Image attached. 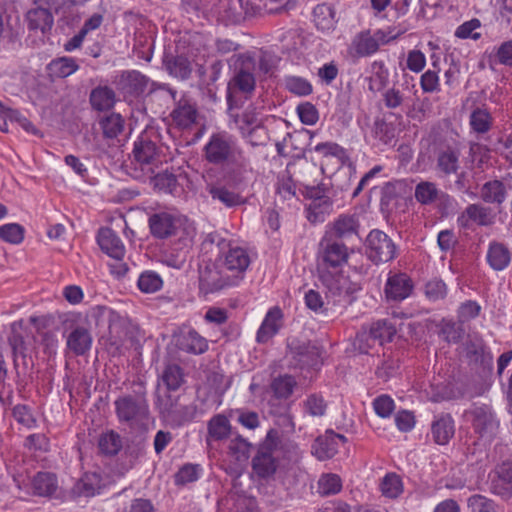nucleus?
Returning <instances> with one entry per match:
<instances>
[{"instance_id":"aec40b11","label":"nucleus","mask_w":512,"mask_h":512,"mask_svg":"<svg viewBox=\"0 0 512 512\" xmlns=\"http://www.w3.org/2000/svg\"><path fill=\"white\" fill-rule=\"evenodd\" d=\"M177 344L181 350L193 354H201L208 348L205 338L192 330L180 335L177 339Z\"/></svg>"},{"instance_id":"4d7b16f0","label":"nucleus","mask_w":512,"mask_h":512,"mask_svg":"<svg viewBox=\"0 0 512 512\" xmlns=\"http://www.w3.org/2000/svg\"><path fill=\"white\" fill-rule=\"evenodd\" d=\"M458 156L452 152L447 151L439 155L438 166L445 173H454L457 169Z\"/></svg>"},{"instance_id":"58836bf2","label":"nucleus","mask_w":512,"mask_h":512,"mask_svg":"<svg viewBox=\"0 0 512 512\" xmlns=\"http://www.w3.org/2000/svg\"><path fill=\"white\" fill-rule=\"evenodd\" d=\"M296 385L293 377L284 375L275 378L271 384V388L278 398H288Z\"/></svg>"},{"instance_id":"bf43d9fd","label":"nucleus","mask_w":512,"mask_h":512,"mask_svg":"<svg viewBox=\"0 0 512 512\" xmlns=\"http://www.w3.org/2000/svg\"><path fill=\"white\" fill-rule=\"evenodd\" d=\"M154 186L164 192H173L176 187V177L170 173H159L153 177Z\"/></svg>"},{"instance_id":"69168bd1","label":"nucleus","mask_w":512,"mask_h":512,"mask_svg":"<svg viewBox=\"0 0 512 512\" xmlns=\"http://www.w3.org/2000/svg\"><path fill=\"white\" fill-rule=\"evenodd\" d=\"M25 446L34 451H46L49 447V441L43 434H32L27 437Z\"/></svg>"},{"instance_id":"72a5a7b5","label":"nucleus","mask_w":512,"mask_h":512,"mask_svg":"<svg viewBox=\"0 0 512 512\" xmlns=\"http://www.w3.org/2000/svg\"><path fill=\"white\" fill-rule=\"evenodd\" d=\"M90 101L97 110L110 109L115 102L114 92L107 87H98L91 93Z\"/></svg>"},{"instance_id":"4be33fe9","label":"nucleus","mask_w":512,"mask_h":512,"mask_svg":"<svg viewBox=\"0 0 512 512\" xmlns=\"http://www.w3.org/2000/svg\"><path fill=\"white\" fill-rule=\"evenodd\" d=\"M313 21L319 30L330 31L334 29L336 14L333 7L327 4L317 5L313 10Z\"/></svg>"},{"instance_id":"774afa93","label":"nucleus","mask_w":512,"mask_h":512,"mask_svg":"<svg viewBox=\"0 0 512 512\" xmlns=\"http://www.w3.org/2000/svg\"><path fill=\"white\" fill-rule=\"evenodd\" d=\"M124 512H155V509L149 500L139 498L131 501Z\"/></svg>"},{"instance_id":"393cba45","label":"nucleus","mask_w":512,"mask_h":512,"mask_svg":"<svg viewBox=\"0 0 512 512\" xmlns=\"http://www.w3.org/2000/svg\"><path fill=\"white\" fill-rule=\"evenodd\" d=\"M389 82V70L382 62H374L371 65L369 77V89L373 92H380L385 89Z\"/></svg>"},{"instance_id":"603ef678","label":"nucleus","mask_w":512,"mask_h":512,"mask_svg":"<svg viewBox=\"0 0 512 512\" xmlns=\"http://www.w3.org/2000/svg\"><path fill=\"white\" fill-rule=\"evenodd\" d=\"M480 27V21L477 19H472L461 24L455 31V36L460 39H478L480 34L477 32V29Z\"/></svg>"},{"instance_id":"6e6d98bb","label":"nucleus","mask_w":512,"mask_h":512,"mask_svg":"<svg viewBox=\"0 0 512 512\" xmlns=\"http://www.w3.org/2000/svg\"><path fill=\"white\" fill-rule=\"evenodd\" d=\"M199 472V466L192 464L185 465L176 474L175 481L177 484H186L193 482L198 479Z\"/></svg>"},{"instance_id":"9d476101","label":"nucleus","mask_w":512,"mask_h":512,"mask_svg":"<svg viewBox=\"0 0 512 512\" xmlns=\"http://www.w3.org/2000/svg\"><path fill=\"white\" fill-rule=\"evenodd\" d=\"M346 439L343 435L334 432L326 433L324 436L315 440L312 446L313 454L319 460H325L333 457Z\"/></svg>"},{"instance_id":"e433bc0d","label":"nucleus","mask_w":512,"mask_h":512,"mask_svg":"<svg viewBox=\"0 0 512 512\" xmlns=\"http://www.w3.org/2000/svg\"><path fill=\"white\" fill-rule=\"evenodd\" d=\"M209 436L216 440H221L228 436L230 432V424L228 419L223 415L213 417L208 425Z\"/></svg>"},{"instance_id":"39448f33","label":"nucleus","mask_w":512,"mask_h":512,"mask_svg":"<svg viewBox=\"0 0 512 512\" xmlns=\"http://www.w3.org/2000/svg\"><path fill=\"white\" fill-rule=\"evenodd\" d=\"M205 157L214 164L236 163L242 159V153L231 136L217 133L205 145Z\"/></svg>"},{"instance_id":"ea45409f","label":"nucleus","mask_w":512,"mask_h":512,"mask_svg":"<svg viewBox=\"0 0 512 512\" xmlns=\"http://www.w3.org/2000/svg\"><path fill=\"white\" fill-rule=\"evenodd\" d=\"M123 118L120 114L112 113L101 121L103 133L108 138L116 137L123 129Z\"/></svg>"},{"instance_id":"a18cd8bd","label":"nucleus","mask_w":512,"mask_h":512,"mask_svg":"<svg viewBox=\"0 0 512 512\" xmlns=\"http://www.w3.org/2000/svg\"><path fill=\"white\" fill-rule=\"evenodd\" d=\"M12 335L9 337L13 354L15 357L25 356V345L22 336V323H13L11 326Z\"/></svg>"},{"instance_id":"1a4fd4ad","label":"nucleus","mask_w":512,"mask_h":512,"mask_svg":"<svg viewBox=\"0 0 512 512\" xmlns=\"http://www.w3.org/2000/svg\"><path fill=\"white\" fill-rule=\"evenodd\" d=\"M458 222L462 227H470L472 224L489 226L495 222V214L488 207L470 204L459 216Z\"/></svg>"},{"instance_id":"f257e3e1","label":"nucleus","mask_w":512,"mask_h":512,"mask_svg":"<svg viewBox=\"0 0 512 512\" xmlns=\"http://www.w3.org/2000/svg\"><path fill=\"white\" fill-rule=\"evenodd\" d=\"M348 257V248L344 244L333 242L326 245L318 260L319 280L332 295L340 296L355 290L343 273Z\"/></svg>"},{"instance_id":"5fc2aeb1","label":"nucleus","mask_w":512,"mask_h":512,"mask_svg":"<svg viewBox=\"0 0 512 512\" xmlns=\"http://www.w3.org/2000/svg\"><path fill=\"white\" fill-rule=\"evenodd\" d=\"M481 307L476 301H466L458 309V318L461 322H466L476 318L480 313Z\"/></svg>"},{"instance_id":"b1692460","label":"nucleus","mask_w":512,"mask_h":512,"mask_svg":"<svg viewBox=\"0 0 512 512\" xmlns=\"http://www.w3.org/2000/svg\"><path fill=\"white\" fill-rule=\"evenodd\" d=\"M379 48L378 40L369 33L357 35L351 44V52L357 56H368L375 53Z\"/></svg>"},{"instance_id":"a211bd4d","label":"nucleus","mask_w":512,"mask_h":512,"mask_svg":"<svg viewBox=\"0 0 512 512\" xmlns=\"http://www.w3.org/2000/svg\"><path fill=\"white\" fill-rule=\"evenodd\" d=\"M282 317V311L278 307L270 309L258 329L257 341L265 343L276 335L282 326Z\"/></svg>"},{"instance_id":"f3484780","label":"nucleus","mask_w":512,"mask_h":512,"mask_svg":"<svg viewBox=\"0 0 512 512\" xmlns=\"http://www.w3.org/2000/svg\"><path fill=\"white\" fill-rule=\"evenodd\" d=\"M411 291L412 283L407 275L395 274L387 279L385 295L388 300H404L411 294Z\"/></svg>"},{"instance_id":"052dcab7","label":"nucleus","mask_w":512,"mask_h":512,"mask_svg":"<svg viewBox=\"0 0 512 512\" xmlns=\"http://www.w3.org/2000/svg\"><path fill=\"white\" fill-rule=\"evenodd\" d=\"M420 85L424 92L432 93L439 91V76L436 72L428 70L426 71L420 79Z\"/></svg>"},{"instance_id":"79ce46f5","label":"nucleus","mask_w":512,"mask_h":512,"mask_svg":"<svg viewBox=\"0 0 512 512\" xmlns=\"http://www.w3.org/2000/svg\"><path fill=\"white\" fill-rule=\"evenodd\" d=\"M210 194L213 199L219 200L228 207L242 203V198L239 194L230 191L225 187H213L210 189Z\"/></svg>"},{"instance_id":"bb28decb","label":"nucleus","mask_w":512,"mask_h":512,"mask_svg":"<svg viewBox=\"0 0 512 512\" xmlns=\"http://www.w3.org/2000/svg\"><path fill=\"white\" fill-rule=\"evenodd\" d=\"M481 198L487 203H503L506 199L503 183L498 180L485 183L481 188Z\"/></svg>"},{"instance_id":"864d4df0","label":"nucleus","mask_w":512,"mask_h":512,"mask_svg":"<svg viewBox=\"0 0 512 512\" xmlns=\"http://www.w3.org/2000/svg\"><path fill=\"white\" fill-rule=\"evenodd\" d=\"M115 404L118 416L122 420L128 421L132 419L137 412V406L135 402L130 398L119 399Z\"/></svg>"},{"instance_id":"6ab92c4d","label":"nucleus","mask_w":512,"mask_h":512,"mask_svg":"<svg viewBox=\"0 0 512 512\" xmlns=\"http://www.w3.org/2000/svg\"><path fill=\"white\" fill-rule=\"evenodd\" d=\"M173 122L182 129L191 127L197 118L195 105L188 99H181L171 113Z\"/></svg>"},{"instance_id":"a19ab883","label":"nucleus","mask_w":512,"mask_h":512,"mask_svg":"<svg viewBox=\"0 0 512 512\" xmlns=\"http://www.w3.org/2000/svg\"><path fill=\"white\" fill-rule=\"evenodd\" d=\"M341 488V479L336 474H324L318 481V492L322 495L336 494Z\"/></svg>"},{"instance_id":"3c124183","label":"nucleus","mask_w":512,"mask_h":512,"mask_svg":"<svg viewBox=\"0 0 512 512\" xmlns=\"http://www.w3.org/2000/svg\"><path fill=\"white\" fill-rule=\"evenodd\" d=\"M394 406V400L387 395H381L373 401L375 413L382 418L389 417L394 410Z\"/></svg>"},{"instance_id":"9b49d317","label":"nucleus","mask_w":512,"mask_h":512,"mask_svg":"<svg viewBox=\"0 0 512 512\" xmlns=\"http://www.w3.org/2000/svg\"><path fill=\"white\" fill-rule=\"evenodd\" d=\"M14 480L19 489L39 496H48L52 494L57 487L56 478L50 473H38L29 484H25L24 481L20 482L17 478Z\"/></svg>"},{"instance_id":"4c0bfd02","label":"nucleus","mask_w":512,"mask_h":512,"mask_svg":"<svg viewBox=\"0 0 512 512\" xmlns=\"http://www.w3.org/2000/svg\"><path fill=\"white\" fill-rule=\"evenodd\" d=\"M492 123L490 113L484 109H476L471 113L470 125L472 129L477 133H486Z\"/></svg>"},{"instance_id":"a878e982","label":"nucleus","mask_w":512,"mask_h":512,"mask_svg":"<svg viewBox=\"0 0 512 512\" xmlns=\"http://www.w3.org/2000/svg\"><path fill=\"white\" fill-rule=\"evenodd\" d=\"M487 260L495 270L505 269L510 262V254L502 244H491L487 253Z\"/></svg>"},{"instance_id":"c9c22d12","label":"nucleus","mask_w":512,"mask_h":512,"mask_svg":"<svg viewBox=\"0 0 512 512\" xmlns=\"http://www.w3.org/2000/svg\"><path fill=\"white\" fill-rule=\"evenodd\" d=\"M25 229L17 223L0 226V238L10 244H20L24 239Z\"/></svg>"},{"instance_id":"20e7f679","label":"nucleus","mask_w":512,"mask_h":512,"mask_svg":"<svg viewBox=\"0 0 512 512\" xmlns=\"http://www.w3.org/2000/svg\"><path fill=\"white\" fill-rule=\"evenodd\" d=\"M463 419L462 429L473 430V434L470 435L473 444L476 443L474 437L480 441H490L496 434L499 425L492 411L486 406H475L467 410Z\"/></svg>"},{"instance_id":"8fccbe9b","label":"nucleus","mask_w":512,"mask_h":512,"mask_svg":"<svg viewBox=\"0 0 512 512\" xmlns=\"http://www.w3.org/2000/svg\"><path fill=\"white\" fill-rule=\"evenodd\" d=\"M287 89L299 96H306L312 92L311 84L300 77H289L286 80Z\"/></svg>"},{"instance_id":"c85d7f7f","label":"nucleus","mask_w":512,"mask_h":512,"mask_svg":"<svg viewBox=\"0 0 512 512\" xmlns=\"http://www.w3.org/2000/svg\"><path fill=\"white\" fill-rule=\"evenodd\" d=\"M253 471L262 478H267L276 471V463L268 452L259 451L253 459Z\"/></svg>"},{"instance_id":"4468645a","label":"nucleus","mask_w":512,"mask_h":512,"mask_svg":"<svg viewBox=\"0 0 512 512\" xmlns=\"http://www.w3.org/2000/svg\"><path fill=\"white\" fill-rule=\"evenodd\" d=\"M90 331L83 326L74 327L66 336V346L75 355H84L92 346Z\"/></svg>"},{"instance_id":"e2e57ef3","label":"nucleus","mask_w":512,"mask_h":512,"mask_svg":"<svg viewBox=\"0 0 512 512\" xmlns=\"http://www.w3.org/2000/svg\"><path fill=\"white\" fill-rule=\"evenodd\" d=\"M446 293V284L442 280H431L426 285V295L431 300L442 299Z\"/></svg>"},{"instance_id":"ddd939ff","label":"nucleus","mask_w":512,"mask_h":512,"mask_svg":"<svg viewBox=\"0 0 512 512\" xmlns=\"http://www.w3.org/2000/svg\"><path fill=\"white\" fill-rule=\"evenodd\" d=\"M97 242L101 250L109 257L121 261L125 255V246L121 239L109 228H102L98 232Z\"/></svg>"},{"instance_id":"2f4dec72","label":"nucleus","mask_w":512,"mask_h":512,"mask_svg":"<svg viewBox=\"0 0 512 512\" xmlns=\"http://www.w3.org/2000/svg\"><path fill=\"white\" fill-rule=\"evenodd\" d=\"M403 482L395 473H389L383 477L380 483V490L386 498H397L403 492Z\"/></svg>"},{"instance_id":"f704fd0d","label":"nucleus","mask_w":512,"mask_h":512,"mask_svg":"<svg viewBox=\"0 0 512 512\" xmlns=\"http://www.w3.org/2000/svg\"><path fill=\"white\" fill-rule=\"evenodd\" d=\"M358 222L354 216L341 215L330 226L332 233L337 237H345L356 233Z\"/></svg>"},{"instance_id":"c756f323","label":"nucleus","mask_w":512,"mask_h":512,"mask_svg":"<svg viewBox=\"0 0 512 512\" xmlns=\"http://www.w3.org/2000/svg\"><path fill=\"white\" fill-rule=\"evenodd\" d=\"M332 211V203L328 198L313 200L307 208V218L313 223L323 222Z\"/></svg>"},{"instance_id":"37998d69","label":"nucleus","mask_w":512,"mask_h":512,"mask_svg":"<svg viewBox=\"0 0 512 512\" xmlns=\"http://www.w3.org/2000/svg\"><path fill=\"white\" fill-rule=\"evenodd\" d=\"M167 68L171 75L180 79H186L192 71L191 63L183 56L168 62Z\"/></svg>"},{"instance_id":"13d9d810","label":"nucleus","mask_w":512,"mask_h":512,"mask_svg":"<svg viewBox=\"0 0 512 512\" xmlns=\"http://www.w3.org/2000/svg\"><path fill=\"white\" fill-rule=\"evenodd\" d=\"M13 416L23 426L32 428L35 426L36 419L31 413L30 409L24 405H17L13 409Z\"/></svg>"},{"instance_id":"09e8293b","label":"nucleus","mask_w":512,"mask_h":512,"mask_svg":"<svg viewBox=\"0 0 512 512\" xmlns=\"http://www.w3.org/2000/svg\"><path fill=\"white\" fill-rule=\"evenodd\" d=\"M297 113L300 121L305 125H314L319 119L316 107L308 102L298 105Z\"/></svg>"},{"instance_id":"0e129e2a","label":"nucleus","mask_w":512,"mask_h":512,"mask_svg":"<svg viewBox=\"0 0 512 512\" xmlns=\"http://www.w3.org/2000/svg\"><path fill=\"white\" fill-rule=\"evenodd\" d=\"M395 424L402 432L411 431L415 426L414 415L409 411H400L395 416Z\"/></svg>"},{"instance_id":"7c9ffc66","label":"nucleus","mask_w":512,"mask_h":512,"mask_svg":"<svg viewBox=\"0 0 512 512\" xmlns=\"http://www.w3.org/2000/svg\"><path fill=\"white\" fill-rule=\"evenodd\" d=\"M48 69L51 75L65 78L76 72L78 70V65L73 58L61 57L53 60L48 65Z\"/></svg>"},{"instance_id":"338daca9","label":"nucleus","mask_w":512,"mask_h":512,"mask_svg":"<svg viewBox=\"0 0 512 512\" xmlns=\"http://www.w3.org/2000/svg\"><path fill=\"white\" fill-rule=\"evenodd\" d=\"M468 505L474 512H492L493 509L492 502L481 495L470 497Z\"/></svg>"},{"instance_id":"473e14b6","label":"nucleus","mask_w":512,"mask_h":512,"mask_svg":"<svg viewBox=\"0 0 512 512\" xmlns=\"http://www.w3.org/2000/svg\"><path fill=\"white\" fill-rule=\"evenodd\" d=\"M439 195L440 190L432 182L422 181L415 187V199L423 205H428L435 202Z\"/></svg>"},{"instance_id":"c03bdc74","label":"nucleus","mask_w":512,"mask_h":512,"mask_svg":"<svg viewBox=\"0 0 512 512\" xmlns=\"http://www.w3.org/2000/svg\"><path fill=\"white\" fill-rule=\"evenodd\" d=\"M99 448L105 454H116L121 448V440L118 434L110 431L101 435Z\"/></svg>"},{"instance_id":"6e6552de","label":"nucleus","mask_w":512,"mask_h":512,"mask_svg":"<svg viewBox=\"0 0 512 512\" xmlns=\"http://www.w3.org/2000/svg\"><path fill=\"white\" fill-rule=\"evenodd\" d=\"M393 326L386 321H377L373 323L370 329L359 332L355 339V347L361 353H367L376 342L382 345L384 342L390 341L395 334Z\"/></svg>"},{"instance_id":"7ed1b4c3","label":"nucleus","mask_w":512,"mask_h":512,"mask_svg":"<svg viewBox=\"0 0 512 512\" xmlns=\"http://www.w3.org/2000/svg\"><path fill=\"white\" fill-rule=\"evenodd\" d=\"M149 224L154 236L165 238L176 235L185 244L191 242L196 234L194 223L184 216L156 214L150 218Z\"/></svg>"},{"instance_id":"2eb2a0df","label":"nucleus","mask_w":512,"mask_h":512,"mask_svg":"<svg viewBox=\"0 0 512 512\" xmlns=\"http://www.w3.org/2000/svg\"><path fill=\"white\" fill-rule=\"evenodd\" d=\"M255 88V78L252 73L241 70L229 82L227 100L230 104L236 101L239 94L248 95Z\"/></svg>"},{"instance_id":"dca6fc26","label":"nucleus","mask_w":512,"mask_h":512,"mask_svg":"<svg viewBox=\"0 0 512 512\" xmlns=\"http://www.w3.org/2000/svg\"><path fill=\"white\" fill-rule=\"evenodd\" d=\"M455 434L453 418L448 414L436 416L431 423V436L438 445H446Z\"/></svg>"},{"instance_id":"de8ad7c7","label":"nucleus","mask_w":512,"mask_h":512,"mask_svg":"<svg viewBox=\"0 0 512 512\" xmlns=\"http://www.w3.org/2000/svg\"><path fill=\"white\" fill-rule=\"evenodd\" d=\"M162 379L170 390H176L182 383V373L177 365H169L164 370Z\"/></svg>"},{"instance_id":"5701e85b","label":"nucleus","mask_w":512,"mask_h":512,"mask_svg":"<svg viewBox=\"0 0 512 512\" xmlns=\"http://www.w3.org/2000/svg\"><path fill=\"white\" fill-rule=\"evenodd\" d=\"M26 17L30 29L45 32L46 30H49L53 24V16L46 8H33L28 11Z\"/></svg>"},{"instance_id":"412c9836","label":"nucleus","mask_w":512,"mask_h":512,"mask_svg":"<svg viewBox=\"0 0 512 512\" xmlns=\"http://www.w3.org/2000/svg\"><path fill=\"white\" fill-rule=\"evenodd\" d=\"M101 479L97 473H86L74 486L77 496L92 497L100 493Z\"/></svg>"},{"instance_id":"49530a36","label":"nucleus","mask_w":512,"mask_h":512,"mask_svg":"<svg viewBox=\"0 0 512 512\" xmlns=\"http://www.w3.org/2000/svg\"><path fill=\"white\" fill-rule=\"evenodd\" d=\"M425 66L426 56L422 51L418 49H412L408 52L406 57V67L410 71L419 73L425 68Z\"/></svg>"},{"instance_id":"f03ea898","label":"nucleus","mask_w":512,"mask_h":512,"mask_svg":"<svg viewBox=\"0 0 512 512\" xmlns=\"http://www.w3.org/2000/svg\"><path fill=\"white\" fill-rule=\"evenodd\" d=\"M250 262V256L243 247L223 241L216 265L222 277L226 278L224 285H234L235 280L241 279Z\"/></svg>"},{"instance_id":"423d86ee","label":"nucleus","mask_w":512,"mask_h":512,"mask_svg":"<svg viewBox=\"0 0 512 512\" xmlns=\"http://www.w3.org/2000/svg\"><path fill=\"white\" fill-rule=\"evenodd\" d=\"M159 154L155 143L144 136L134 143L132 164L135 166V177L146 176L151 178L155 173Z\"/></svg>"},{"instance_id":"f8f14e48","label":"nucleus","mask_w":512,"mask_h":512,"mask_svg":"<svg viewBox=\"0 0 512 512\" xmlns=\"http://www.w3.org/2000/svg\"><path fill=\"white\" fill-rule=\"evenodd\" d=\"M490 479L495 493L502 496L509 494L512 491V461L507 459L498 464Z\"/></svg>"},{"instance_id":"680f3d73","label":"nucleus","mask_w":512,"mask_h":512,"mask_svg":"<svg viewBox=\"0 0 512 512\" xmlns=\"http://www.w3.org/2000/svg\"><path fill=\"white\" fill-rule=\"evenodd\" d=\"M305 304L306 306L313 310L314 312L316 313H324L326 308H325V303L320 295L319 292L313 290V289H310L309 291H307L305 293Z\"/></svg>"},{"instance_id":"cd10ccee","label":"nucleus","mask_w":512,"mask_h":512,"mask_svg":"<svg viewBox=\"0 0 512 512\" xmlns=\"http://www.w3.org/2000/svg\"><path fill=\"white\" fill-rule=\"evenodd\" d=\"M137 286L141 292L152 294L162 289L163 280L155 271L146 270L139 275Z\"/></svg>"},{"instance_id":"0eeeda50","label":"nucleus","mask_w":512,"mask_h":512,"mask_svg":"<svg viewBox=\"0 0 512 512\" xmlns=\"http://www.w3.org/2000/svg\"><path fill=\"white\" fill-rule=\"evenodd\" d=\"M366 251L369 259L375 263H386L396 256L393 241L380 230H372L366 238Z\"/></svg>"}]
</instances>
